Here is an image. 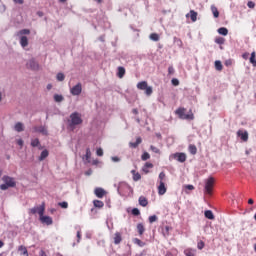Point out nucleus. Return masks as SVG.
Returning <instances> with one entry per match:
<instances>
[{
  "label": "nucleus",
  "instance_id": "nucleus-1",
  "mask_svg": "<svg viewBox=\"0 0 256 256\" xmlns=\"http://www.w3.org/2000/svg\"><path fill=\"white\" fill-rule=\"evenodd\" d=\"M83 123V118H81V114L79 112H74L70 114L69 119L67 120V129L69 131H75L77 126Z\"/></svg>",
  "mask_w": 256,
  "mask_h": 256
},
{
  "label": "nucleus",
  "instance_id": "nucleus-2",
  "mask_svg": "<svg viewBox=\"0 0 256 256\" xmlns=\"http://www.w3.org/2000/svg\"><path fill=\"white\" fill-rule=\"evenodd\" d=\"M2 181L4 184L0 185L1 191H7V189L9 188L17 187V182L15 181V178L8 175H4L2 177Z\"/></svg>",
  "mask_w": 256,
  "mask_h": 256
},
{
  "label": "nucleus",
  "instance_id": "nucleus-3",
  "mask_svg": "<svg viewBox=\"0 0 256 256\" xmlns=\"http://www.w3.org/2000/svg\"><path fill=\"white\" fill-rule=\"evenodd\" d=\"M30 34H31V30L29 29H22L16 33L17 37H19L20 39V45L23 49L29 46V38H27V36L25 35H30Z\"/></svg>",
  "mask_w": 256,
  "mask_h": 256
},
{
  "label": "nucleus",
  "instance_id": "nucleus-4",
  "mask_svg": "<svg viewBox=\"0 0 256 256\" xmlns=\"http://www.w3.org/2000/svg\"><path fill=\"white\" fill-rule=\"evenodd\" d=\"M137 89H139L140 91H145V95H147V97H151V95H153V87L149 86V84H147V81H141L137 83Z\"/></svg>",
  "mask_w": 256,
  "mask_h": 256
},
{
  "label": "nucleus",
  "instance_id": "nucleus-5",
  "mask_svg": "<svg viewBox=\"0 0 256 256\" xmlns=\"http://www.w3.org/2000/svg\"><path fill=\"white\" fill-rule=\"evenodd\" d=\"M38 213L39 217L45 215V202H42L40 206L33 207L29 210L30 215H36Z\"/></svg>",
  "mask_w": 256,
  "mask_h": 256
},
{
  "label": "nucleus",
  "instance_id": "nucleus-6",
  "mask_svg": "<svg viewBox=\"0 0 256 256\" xmlns=\"http://www.w3.org/2000/svg\"><path fill=\"white\" fill-rule=\"evenodd\" d=\"M213 185H215V179H213V177L208 178L205 182V193L211 195V191H213Z\"/></svg>",
  "mask_w": 256,
  "mask_h": 256
},
{
  "label": "nucleus",
  "instance_id": "nucleus-7",
  "mask_svg": "<svg viewBox=\"0 0 256 256\" xmlns=\"http://www.w3.org/2000/svg\"><path fill=\"white\" fill-rule=\"evenodd\" d=\"M32 133H41V135H49V131L47 130L46 126H34L32 128Z\"/></svg>",
  "mask_w": 256,
  "mask_h": 256
},
{
  "label": "nucleus",
  "instance_id": "nucleus-8",
  "mask_svg": "<svg viewBox=\"0 0 256 256\" xmlns=\"http://www.w3.org/2000/svg\"><path fill=\"white\" fill-rule=\"evenodd\" d=\"M83 91V85L81 83L76 84L70 89L71 95L79 96Z\"/></svg>",
  "mask_w": 256,
  "mask_h": 256
},
{
  "label": "nucleus",
  "instance_id": "nucleus-9",
  "mask_svg": "<svg viewBox=\"0 0 256 256\" xmlns=\"http://www.w3.org/2000/svg\"><path fill=\"white\" fill-rule=\"evenodd\" d=\"M173 158L176 159L179 163H185L187 161V154L183 152H177L173 154Z\"/></svg>",
  "mask_w": 256,
  "mask_h": 256
},
{
  "label": "nucleus",
  "instance_id": "nucleus-10",
  "mask_svg": "<svg viewBox=\"0 0 256 256\" xmlns=\"http://www.w3.org/2000/svg\"><path fill=\"white\" fill-rule=\"evenodd\" d=\"M176 114L180 117V119H193V115L185 114V109L183 108L177 109Z\"/></svg>",
  "mask_w": 256,
  "mask_h": 256
},
{
  "label": "nucleus",
  "instance_id": "nucleus-11",
  "mask_svg": "<svg viewBox=\"0 0 256 256\" xmlns=\"http://www.w3.org/2000/svg\"><path fill=\"white\" fill-rule=\"evenodd\" d=\"M27 67L29 69H32V71H37L39 69V63H37V61H35V59H30L27 62Z\"/></svg>",
  "mask_w": 256,
  "mask_h": 256
},
{
  "label": "nucleus",
  "instance_id": "nucleus-12",
  "mask_svg": "<svg viewBox=\"0 0 256 256\" xmlns=\"http://www.w3.org/2000/svg\"><path fill=\"white\" fill-rule=\"evenodd\" d=\"M41 223H45V225H53V218L50 216H44L43 214L40 215Z\"/></svg>",
  "mask_w": 256,
  "mask_h": 256
},
{
  "label": "nucleus",
  "instance_id": "nucleus-13",
  "mask_svg": "<svg viewBox=\"0 0 256 256\" xmlns=\"http://www.w3.org/2000/svg\"><path fill=\"white\" fill-rule=\"evenodd\" d=\"M106 193L107 192L103 188H96L94 190V195H96V197H98V199H103V197H105Z\"/></svg>",
  "mask_w": 256,
  "mask_h": 256
},
{
  "label": "nucleus",
  "instance_id": "nucleus-14",
  "mask_svg": "<svg viewBox=\"0 0 256 256\" xmlns=\"http://www.w3.org/2000/svg\"><path fill=\"white\" fill-rule=\"evenodd\" d=\"M167 193V187H165V182L159 183L158 195H165Z\"/></svg>",
  "mask_w": 256,
  "mask_h": 256
},
{
  "label": "nucleus",
  "instance_id": "nucleus-15",
  "mask_svg": "<svg viewBox=\"0 0 256 256\" xmlns=\"http://www.w3.org/2000/svg\"><path fill=\"white\" fill-rule=\"evenodd\" d=\"M237 135L242 139V141H248L249 139V133L247 131L243 132L242 130H239L237 132Z\"/></svg>",
  "mask_w": 256,
  "mask_h": 256
},
{
  "label": "nucleus",
  "instance_id": "nucleus-16",
  "mask_svg": "<svg viewBox=\"0 0 256 256\" xmlns=\"http://www.w3.org/2000/svg\"><path fill=\"white\" fill-rule=\"evenodd\" d=\"M14 131H17V133H21V132L25 131V125H23V123H21V122H17L14 125Z\"/></svg>",
  "mask_w": 256,
  "mask_h": 256
},
{
  "label": "nucleus",
  "instance_id": "nucleus-17",
  "mask_svg": "<svg viewBox=\"0 0 256 256\" xmlns=\"http://www.w3.org/2000/svg\"><path fill=\"white\" fill-rule=\"evenodd\" d=\"M83 161L84 163H91V149L87 148L86 149V154L83 156Z\"/></svg>",
  "mask_w": 256,
  "mask_h": 256
},
{
  "label": "nucleus",
  "instance_id": "nucleus-18",
  "mask_svg": "<svg viewBox=\"0 0 256 256\" xmlns=\"http://www.w3.org/2000/svg\"><path fill=\"white\" fill-rule=\"evenodd\" d=\"M138 202H139V205H141V207H147V205H149V201L144 196H140L138 199Z\"/></svg>",
  "mask_w": 256,
  "mask_h": 256
},
{
  "label": "nucleus",
  "instance_id": "nucleus-19",
  "mask_svg": "<svg viewBox=\"0 0 256 256\" xmlns=\"http://www.w3.org/2000/svg\"><path fill=\"white\" fill-rule=\"evenodd\" d=\"M142 141L143 140L141 139V137H138L136 139V142H130L129 145H130V147H132V149H137V147H139V145H141Z\"/></svg>",
  "mask_w": 256,
  "mask_h": 256
},
{
  "label": "nucleus",
  "instance_id": "nucleus-20",
  "mask_svg": "<svg viewBox=\"0 0 256 256\" xmlns=\"http://www.w3.org/2000/svg\"><path fill=\"white\" fill-rule=\"evenodd\" d=\"M121 241H123V238L121 237V233L116 232L114 234V244L119 245V243H121Z\"/></svg>",
  "mask_w": 256,
  "mask_h": 256
},
{
  "label": "nucleus",
  "instance_id": "nucleus-21",
  "mask_svg": "<svg viewBox=\"0 0 256 256\" xmlns=\"http://www.w3.org/2000/svg\"><path fill=\"white\" fill-rule=\"evenodd\" d=\"M48 157H49V150L45 149L41 152L38 159H39V161H45V159Z\"/></svg>",
  "mask_w": 256,
  "mask_h": 256
},
{
  "label": "nucleus",
  "instance_id": "nucleus-22",
  "mask_svg": "<svg viewBox=\"0 0 256 256\" xmlns=\"http://www.w3.org/2000/svg\"><path fill=\"white\" fill-rule=\"evenodd\" d=\"M117 76L119 77V79H123V77H125V67L123 66L118 67Z\"/></svg>",
  "mask_w": 256,
  "mask_h": 256
},
{
  "label": "nucleus",
  "instance_id": "nucleus-23",
  "mask_svg": "<svg viewBox=\"0 0 256 256\" xmlns=\"http://www.w3.org/2000/svg\"><path fill=\"white\" fill-rule=\"evenodd\" d=\"M93 205L97 209H103V207L105 206V203H103V201H101V200H94Z\"/></svg>",
  "mask_w": 256,
  "mask_h": 256
},
{
  "label": "nucleus",
  "instance_id": "nucleus-24",
  "mask_svg": "<svg viewBox=\"0 0 256 256\" xmlns=\"http://www.w3.org/2000/svg\"><path fill=\"white\" fill-rule=\"evenodd\" d=\"M149 169H153V164L150 162H146L144 167L142 168V171L144 173H149Z\"/></svg>",
  "mask_w": 256,
  "mask_h": 256
},
{
  "label": "nucleus",
  "instance_id": "nucleus-25",
  "mask_svg": "<svg viewBox=\"0 0 256 256\" xmlns=\"http://www.w3.org/2000/svg\"><path fill=\"white\" fill-rule=\"evenodd\" d=\"M219 35H223L224 37H227L229 35V30L225 27H221L218 29Z\"/></svg>",
  "mask_w": 256,
  "mask_h": 256
},
{
  "label": "nucleus",
  "instance_id": "nucleus-26",
  "mask_svg": "<svg viewBox=\"0 0 256 256\" xmlns=\"http://www.w3.org/2000/svg\"><path fill=\"white\" fill-rule=\"evenodd\" d=\"M211 12L215 19H217L219 17V10L216 8L215 5H211Z\"/></svg>",
  "mask_w": 256,
  "mask_h": 256
},
{
  "label": "nucleus",
  "instance_id": "nucleus-27",
  "mask_svg": "<svg viewBox=\"0 0 256 256\" xmlns=\"http://www.w3.org/2000/svg\"><path fill=\"white\" fill-rule=\"evenodd\" d=\"M204 215H205L206 219H210V220L215 219V215H213V211H211V210H206L204 212Z\"/></svg>",
  "mask_w": 256,
  "mask_h": 256
},
{
  "label": "nucleus",
  "instance_id": "nucleus-28",
  "mask_svg": "<svg viewBox=\"0 0 256 256\" xmlns=\"http://www.w3.org/2000/svg\"><path fill=\"white\" fill-rule=\"evenodd\" d=\"M188 150L191 155H197V146L190 144Z\"/></svg>",
  "mask_w": 256,
  "mask_h": 256
},
{
  "label": "nucleus",
  "instance_id": "nucleus-29",
  "mask_svg": "<svg viewBox=\"0 0 256 256\" xmlns=\"http://www.w3.org/2000/svg\"><path fill=\"white\" fill-rule=\"evenodd\" d=\"M137 231L139 235H143V233H145V226L143 225V223L137 224Z\"/></svg>",
  "mask_w": 256,
  "mask_h": 256
},
{
  "label": "nucleus",
  "instance_id": "nucleus-30",
  "mask_svg": "<svg viewBox=\"0 0 256 256\" xmlns=\"http://www.w3.org/2000/svg\"><path fill=\"white\" fill-rule=\"evenodd\" d=\"M18 251H20L21 255L29 256V252L25 246H19Z\"/></svg>",
  "mask_w": 256,
  "mask_h": 256
},
{
  "label": "nucleus",
  "instance_id": "nucleus-31",
  "mask_svg": "<svg viewBox=\"0 0 256 256\" xmlns=\"http://www.w3.org/2000/svg\"><path fill=\"white\" fill-rule=\"evenodd\" d=\"M64 97H63V95H60V94H55L54 95V101L56 102V103H61L62 101H64Z\"/></svg>",
  "mask_w": 256,
  "mask_h": 256
},
{
  "label": "nucleus",
  "instance_id": "nucleus-32",
  "mask_svg": "<svg viewBox=\"0 0 256 256\" xmlns=\"http://www.w3.org/2000/svg\"><path fill=\"white\" fill-rule=\"evenodd\" d=\"M250 63L253 65V67H256V53L255 52L251 53Z\"/></svg>",
  "mask_w": 256,
  "mask_h": 256
},
{
  "label": "nucleus",
  "instance_id": "nucleus-33",
  "mask_svg": "<svg viewBox=\"0 0 256 256\" xmlns=\"http://www.w3.org/2000/svg\"><path fill=\"white\" fill-rule=\"evenodd\" d=\"M131 173L133 175V181H140L141 180V174L136 173L135 170H132Z\"/></svg>",
  "mask_w": 256,
  "mask_h": 256
},
{
  "label": "nucleus",
  "instance_id": "nucleus-34",
  "mask_svg": "<svg viewBox=\"0 0 256 256\" xmlns=\"http://www.w3.org/2000/svg\"><path fill=\"white\" fill-rule=\"evenodd\" d=\"M166 175L165 172H160L158 176V183H165Z\"/></svg>",
  "mask_w": 256,
  "mask_h": 256
},
{
  "label": "nucleus",
  "instance_id": "nucleus-35",
  "mask_svg": "<svg viewBox=\"0 0 256 256\" xmlns=\"http://www.w3.org/2000/svg\"><path fill=\"white\" fill-rule=\"evenodd\" d=\"M215 69L216 71H223V64H221V61L219 60L215 61Z\"/></svg>",
  "mask_w": 256,
  "mask_h": 256
},
{
  "label": "nucleus",
  "instance_id": "nucleus-36",
  "mask_svg": "<svg viewBox=\"0 0 256 256\" xmlns=\"http://www.w3.org/2000/svg\"><path fill=\"white\" fill-rule=\"evenodd\" d=\"M190 19H191V21H193V23H195V21H197V12H195V10L190 11Z\"/></svg>",
  "mask_w": 256,
  "mask_h": 256
},
{
  "label": "nucleus",
  "instance_id": "nucleus-37",
  "mask_svg": "<svg viewBox=\"0 0 256 256\" xmlns=\"http://www.w3.org/2000/svg\"><path fill=\"white\" fill-rule=\"evenodd\" d=\"M195 189V186L191 184L184 185L185 193L189 194V191H193Z\"/></svg>",
  "mask_w": 256,
  "mask_h": 256
},
{
  "label": "nucleus",
  "instance_id": "nucleus-38",
  "mask_svg": "<svg viewBox=\"0 0 256 256\" xmlns=\"http://www.w3.org/2000/svg\"><path fill=\"white\" fill-rule=\"evenodd\" d=\"M184 254L186 256H195V250L188 248V249L184 250Z\"/></svg>",
  "mask_w": 256,
  "mask_h": 256
},
{
  "label": "nucleus",
  "instance_id": "nucleus-39",
  "mask_svg": "<svg viewBox=\"0 0 256 256\" xmlns=\"http://www.w3.org/2000/svg\"><path fill=\"white\" fill-rule=\"evenodd\" d=\"M39 145H41V142L39 141L38 138L31 140V147H39Z\"/></svg>",
  "mask_w": 256,
  "mask_h": 256
},
{
  "label": "nucleus",
  "instance_id": "nucleus-40",
  "mask_svg": "<svg viewBox=\"0 0 256 256\" xmlns=\"http://www.w3.org/2000/svg\"><path fill=\"white\" fill-rule=\"evenodd\" d=\"M142 161H147L148 159H151V155L148 152H144L141 156Z\"/></svg>",
  "mask_w": 256,
  "mask_h": 256
},
{
  "label": "nucleus",
  "instance_id": "nucleus-41",
  "mask_svg": "<svg viewBox=\"0 0 256 256\" xmlns=\"http://www.w3.org/2000/svg\"><path fill=\"white\" fill-rule=\"evenodd\" d=\"M174 43L177 45V47H183V41L177 37H174Z\"/></svg>",
  "mask_w": 256,
  "mask_h": 256
},
{
  "label": "nucleus",
  "instance_id": "nucleus-42",
  "mask_svg": "<svg viewBox=\"0 0 256 256\" xmlns=\"http://www.w3.org/2000/svg\"><path fill=\"white\" fill-rule=\"evenodd\" d=\"M150 39L151 41H159V34L157 33L150 34Z\"/></svg>",
  "mask_w": 256,
  "mask_h": 256
},
{
  "label": "nucleus",
  "instance_id": "nucleus-43",
  "mask_svg": "<svg viewBox=\"0 0 256 256\" xmlns=\"http://www.w3.org/2000/svg\"><path fill=\"white\" fill-rule=\"evenodd\" d=\"M171 227L169 226H165L163 229V235L164 237H169V231H170Z\"/></svg>",
  "mask_w": 256,
  "mask_h": 256
},
{
  "label": "nucleus",
  "instance_id": "nucleus-44",
  "mask_svg": "<svg viewBox=\"0 0 256 256\" xmlns=\"http://www.w3.org/2000/svg\"><path fill=\"white\" fill-rule=\"evenodd\" d=\"M57 81H65V74L63 73H58L56 76Z\"/></svg>",
  "mask_w": 256,
  "mask_h": 256
},
{
  "label": "nucleus",
  "instance_id": "nucleus-45",
  "mask_svg": "<svg viewBox=\"0 0 256 256\" xmlns=\"http://www.w3.org/2000/svg\"><path fill=\"white\" fill-rule=\"evenodd\" d=\"M132 215L137 217V216L141 215V211H139L138 208H133L132 209Z\"/></svg>",
  "mask_w": 256,
  "mask_h": 256
},
{
  "label": "nucleus",
  "instance_id": "nucleus-46",
  "mask_svg": "<svg viewBox=\"0 0 256 256\" xmlns=\"http://www.w3.org/2000/svg\"><path fill=\"white\" fill-rule=\"evenodd\" d=\"M215 43H217L218 45H223V43H225V39L221 37L216 38Z\"/></svg>",
  "mask_w": 256,
  "mask_h": 256
},
{
  "label": "nucleus",
  "instance_id": "nucleus-47",
  "mask_svg": "<svg viewBox=\"0 0 256 256\" xmlns=\"http://www.w3.org/2000/svg\"><path fill=\"white\" fill-rule=\"evenodd\" d=\"M59 207H62V209H67L69 207V204L67 202H60L58 203Z\"/></svg>",
  "mask_w": 256,
  "mask_h": 256
},
{
  "label": "nucleus",
  "instance_id": "nucleus-48",
  "mask_svg": "<svg viewBox=\"0 0 256 256\" xmlns=\"http://www.w3.org/2000/svg\"><path fill=\"white\" fill-rule=\"evenodd\" d=\"M157 215H152L149 217V223H155V221H157Z\"/></svg>",
  "mask_w": 256,
  "mask_h": 256
},
{
  "label": "nucleus",
  "instance_id": "nucleus-49",
  "mask_svg": "<svg viewBox=\"0 0 256 256\" xmlns=\"http://www.w3.org/2000/svg\"><path fill=\"white\" fill-rule=\"evenodd\" d=\"M150 149L153 151V153H157V154L161 153V151L159 150V148H157V147H155V146H153V145L150 146Z\"/></svg>",
  "mask_w": 256,
  "mask_h": 256
},
{
  "label": "nucleus",
  "instance_id": "nucleus-50",
  "mask_svg": "<svg viewBox=\"0 0 256 256\" xmlns=\"http://www.w3.org/2000/svg\"><path fill=\"white\" fill-rule=\"evenodd\" d=\"M197 247L200 250L203 249L205 247V242H203V241L198 242Z\"/></svg>",
  "mask_w": 256,
  "mask_h": 256
},
{
  "label": "nucleus",
  "instance_id": "nucleus-51",
  "mask_svg": "<svg viewBox=\"0 0 256 256\" xmlns=\"http://www.w3.org/2000/svg\"><path fill=\"white\" fill-rule=\"evenodd\" d=\"M173 73H175V68H173V66H169L168 67V74L173 75Z\"/></svg>",
  "mask_w": 256,
  "mask_h": 256
},
{
  "label": "nucleus",
  "instance_id": "nucleus-52",
  "mask_svg": "<svg viewBox=\"0 0 256 256\" xmlns=\"http://www.w3.org/2000/svg\"><path fill=\"white\" fill-rule=\"evenodd\" d=\"M111 160H112L114 163H119V161H121V158H120V157H117V156H113V157H111Z\"/></svg>",
  "mask_w": 256,
  "mask_h": 256
},
{
  "label": "nucleus",
  "instance_id": "nucleus-53",
  "mask_svg": "<svg viewBox=\"0 0 256 256\" xmlns=\"http://www.w3.org/2000/svg\"><path fill=\"white\" fill-rule=\"evenodd\" d=\"M96 155H98V157H103V150L101 148H98L96 151Z\"/></svg>",
  "mask_w": 256,
  "mask_h": 256
},
{
  "label": "nucleus",
  "instance_id": "nucleus-54",
  "mask_svg": "<svg viewBox=\"0 0 256 256\" xmlns=\"http://www.w3.org/2000/svg\"><path fill=\"white\" fill-rule=\"evenodd\" d=\"M172 85H174L175 87H177L179 85V80L177 78L172 79Z\"/></svg>",
  "mask_w": 256,
  "mask_h": 256
},
{
  "label": "nucleus",
  "instance_id": "nucleus-55",
  "mask_svg": "<svg viewBox=\"0 0 256 256\" xmlns=\"http://www.w3.org/2000/svg\"><path fill=\"white\" fill-rule=\"evenodd\" d=\"M17 145H19L20 149H22L23 145H24L23 139H18L17 140Z\"/></svg>",
  "mask_w": 256,
  "mask_h": 256
},
{
  "label": "nucleus",
  "instance_id": "nucleus-56",
  "mask_svg": "<svg viewBox=\"0 0 256 256\" xmlns=\"http://www.w3.org/2000/svg\"><path fill=\"white\" fill-rule=\"evenodd\" d=\"M242 58L245 60L249 59V52L242 54Z\"/></svg>",
  "mask_w": 256,
  "mask_h": 256
},
{
  "label": "nucleus",
  "instance_id": "nucleus-57",
  "mask_svg": "<svg viewBox=\"0 0 256 256\" xmlns=\"http://www.w3.org/2000/svg\"><path fill=\"white\" fill-rule=\"evenodd\" d=\"M13 2L17 3L18 5H23L24 0H12Z\"/></svg>",
  "mask_w": 256,
  "mask_h": 256
},
{
  "label": "nucleus",
  "instance_id": "nucleus-58",
  "mask_svg": "<svg viewBox=\"0 0 256 256\" xmlns=\"http://www.w3.org/2000/svg\"><path fill=\"white\" fill-rule=\"evenodd\" d=\"M248 7L250 9H253V7H255V3H253L252 1L248 2Z\"/></svg>",
  "mask_w": 256,
  "mask_h": 256
},
{
  "label": "nucleus",
  "instance_id": "nucleus-59",
  "mask_svg": "<svg viewBox=\"0 0 256 256\" xmlns=\"http://www.w3.org/2000/svg\"><path fill=\"white\" fill-rule=\"evenodd\" d=\"M77 239H78V243H79V241H81V231L77 232Z\"/></svg>",
  "mask_w": 256,
  "mask_h": 256
},
{
  "label": "nucleus",
  "instance_id": "nucleus-60",
  "mask_svg": "<svg viewBox=\"0 0 256 256\" xmlns=\"http://www.w3.org/2000/svg\"><path fill=\"white\" fill-rule=\"evenodd\" d=\"M122 185H125V186L127 187V184H125V183H120L119 186H118V193L121 192V186H122Z\"/></svg>",
  "mask_w": 256,
  "mask_h": 256
},
{
  "label": "nucleus",
  "instance_id": "nucleus-61",
  "mask_svg": "<svg viewBox=\"0 0 256 256\" xmlns=\"http://www.w3.org/2000/svg\"><path fill=\"white\" fill-rule=\"evenodd\" d=\"M134 242L137 243L138 245H141V240H139L137 238L134 240Z\"/></svg>",
  "mask_w": 256,
  "mask_h": 256
},
{
  "label": "nucleus",
  "instance_id": "nucleus-62",
  "mask_svg": "<svg viewBox=\"0 0 256 256\" xmlns=\"http://www.w3.org/2000/svg\"><path fill=\"white\" fill-rule=\"evenodd\" d=\"M38 17H43V12L39 11L37 12Z\"/></svg>",
  "mask_w": 256,
  "mask_h": 256
},
{
  "label": "nucleus",
  "instance_id": "nucleus-63",
  "mask_svg": "<svg viewBox=\"0 0 256 256\" xmlns=\"http://www.w3.org/2000/svg\"><path fill=\"white\" fill-rule=\"evenodd\" d=\"M165 256H175V255H173V253H171V252H166Z\"/></svg>",
  "mask_w": 256,
  "mask_h": 256
},
{
  "label": "nucleus",
  "instance_id": "nucleus-64",
  "mask_svg": "<svg viewBox=\"0 0 256 256\" xmlns=\"http://www.w3.org/2000/svg\"><path fill=\"white\" fill-rule=\"evenodd\" d=\"M40 256H47V254H45V251H41Z\"/></svg>",
  "mask_w": 256,
  "mask_h": 256
}]
</instances>
